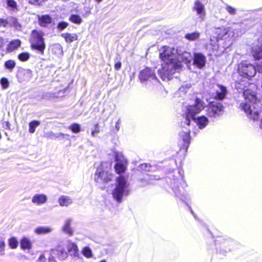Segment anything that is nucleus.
Listing matches in <instances>:
<instances>
[{
    "mask_svg": "<svg viewBox=\"0 0 262 262\" xmlns=\"http://www.w3.org/2000/svg\"><path fill=\"white\" fill-rule=\"evenodd\" d=\"M234 87L239 93H243L245 102L240 105L241 108L245 112L247 116L253 120H257L262 111V105L256 96V86L250 83L249 80L238 75H234Z\"/></svg>",
    "mask_w": 262,
    "mask_h": 262,
    "instance_id": "nucleus-1",
    "label": "nucleus"
},
{
    "mask_svg": "<svg viewBox=\"0 0 262 262\" xmlns=\"http://www.w3.org/2000/svg\"><path fill=\"white\" fill-rule=\"evenodd\" d=\"M160 52L162 63L161 69L158 70L159 75L163 80H169L174 73L181 69L182 65L178 56L180 52L179 49L167 46L162 47Z\"/></svg>",
    "mask_w": 262,
    "mask_h": 262,
    "instance_id": "nucleus-2",
    "label": "nucleus"
},
{
    "mask_svg": "<svg viewBox=\"0 0 262 262\" xmlns=\"http://www.w3.org/2000/svg\"><path fill=\"white\" fill-rule=\"evenodd\" d=\"M130 192L129 184L125 178L119 177L113 190V198L118 202H121L123 197L129 194Z\"/></svg>",
    "mask_w": 262,
    "mask_h": 262,
    "instance_id": "nucleus-3",
    "label": "nucleus"
},
{
    "mask_svg": "<svg viewBox=\"0 0 262 262\" xmlns=\"http://www.w3.org/2000/svg\"><path fill=\"white\" fill-rule=\"evenodd\" d=\"M139 79L143 85L148 88L152 85H157L159 82L155 70L147 67L140 71Z\"/></svg>",
    "mask_w": 262,
    "mask_h": 262,
    "instance_id": "nucleus-4",
    "label": "nucleus"
},
{
    "mask_svg": "<svg viewBox=\"0 0 262 262\" xmlns=\"http://www.w3.org/2000/svg\"><path fill=\"white\" fill-rule=\"evenodd\" d=\"M205 107V104L199 98H196L193 105L186 107V118L185 123L187 125L190 124V119L194 118V116L200 113Z\"/></svg>",
    "mask_w": 262,
    "mask_h": 262,
    "instance_id": "nucleus-5",
    "label": "nucleus"
},
{
    "mask_svg": "<svg viewBox=\"0 0 262 262\" xmlns=\"http://www.w3.org/2000/svg\"><path fill=\"white\" fill-rule=\"evenodd\" d=\"M31 40L32 47L34 49L37 50L39 53L43 55L45 49L43 33L40 31L33 30L32 32Z\"/></svg>",
    "mask_w": 262,
    "mask_h": 262,
    "instance_id": "nucleus-6",
    "label": "nucleus"
},
{
    "mask_svg": "<svg viewBox=\"0 0 262 262\" xmlns=\"http://www.w3.org/2000/svg\"><path fill=\"white\" fill-rule=\"evenodd\" d=\"M256 72V69L253 64L243 61L238 64V73L236 75L249 80L255 75Z\"/></svg>",
    "mask_w": 262,
    "mask_h": 262,
    "instance_id": "nucleus-7",
    "label": "nucleus"
},
{
    "mask_svg": "<svg viewBox=\"0 0 262 262\" xmlns=\"http://www.w3.org/2000/svg\"><path fill=\"white\" fill-rule=\"evenodd\" d=\"M207 111L208 116L216 118L223 114L224 108L221 102L213 101L209 104Z\"/></svg>",
    "mask_w": 262,
    "mask_h": 262,
    "instance_id": "nucleus-8",
    "label": "nucleus"
},
{
    "mask_svg": "<svg viewBox=\"0 0 262 262\" xmlns=\"http://www.w3.org/2000/svg\"><path fill=\"white\" fill-rule=\"evenodd\" d=\"M112 174L108 171L104 170L102 166L97 168L94 177L95 181L98 184H102L112 180Z\"/></svg>",
    "mask_w": 262,
    "mask_h": 262,
    "instance_id": "nucleus-9",
    "label": "nucleus"
},
{
    "mask_svg": "<svg viewBox=\"0 0 262 262\" xmlns=\"http://www.w3.org/2000/svg\"><path fill=\"white\" fill-rule=\"evenodd\" d=\"M68 253L62 245H58L53 249L50 252V257L49 258V262H56L54 258L59 260H64L68 257Z\"/></svg>",
    "mask_w": 262,
    "mask_h": 262,
    "instance_id": "nucleus-10",
    "label": "nucleus"
},
{
    "mask_svg": "<svg viewBox=\"0 0 262 262\" xmlns=\"http://www.w3.org/2000/svg\"><path fill=\"white\" fill-rule=\"evenodd\" d=\"M116 164L115 168L118 173L124 172L126 169L127 161L122 153L117 152L115 155Z\"/></svg>",
    "mask_w": 262,
    "mask_h": 262,
    "instance_id": "nucleus-11",
    "label": "nucleus"
},
{
    "mask_svg": "<svg viewBox=\"0 0 262 262\" xmlns=\"http://www.w3.org/2000/svg\"><path fill=\"white\" fill-rule=\"evenodd\" d=\"M66 246L68 252L71 255H72L77 259L82 258L79 254V249L76 243L72 242L71 240H68L67 242Z\"/></svg>",
    "mask_w": 262,
    "mask_h": 262,
    "instance_id": "nucleus-12",
    "label": "nucleus"
},
{
    "mask_svg": "<svg viewBox=\"0 0 262 262\" xmlns=\"http://www.w3.org/2000/svg\"><path fill=\"white\" fill-rule=\"evenodd\" d=\"M72 223L73 219L71 217H68L64 221L61 228L62 232L67 234L69 236H72L74 234V229L72 227Z\"/></svg>",
    "mask_w": 262,
    "mask_h": 262,
    "instance_id": "nucleus-13",
    "label": "nucleus"
},
{
    "mask_svg": "<svg viewBox=\"0 0 262 262\" xmlns=\"http://www.w3.org/2000/svg\"><path fill=\"white\" fill-rule=\"evenodd\" d=\"M232 30L233 31V37H236L239 35L238 30L233 29L231 28H228L224 27L216 28L215 29V33L217 35V37L221 39L228 32L230 33V30Z\"/></svg>",
    "mask_w": 262,
    "mask_h": 262,
    "instance_id": "nucleus-14",
    "label": "nucleus"
},
{
    "mask_svg": "<svg viewBox=\"0 0 262 262\" xmlns=\"http://www.w3.org/2000/svg\"><path fill=\"white\" fill-rule=\"evenodd\" d=\"M193 10L195 11L197 15L202 19H204L205 16V9L204 5L199 1H196L192 8Z\"/></svg>",
    "mask_w": 262,
    "mask_h": 262,
    "instance_id": "nucleus-15",
    "label": "nucleus"
},
{
    "mask_svg": "<svg viewBox=\"0 0 262 262\" xmlns=\"http://www.w3.org/2000/svg\"><path fill=\"white\" fill-rule=\"evenodd\" d=\"M206 58L204 55L200 53H196L193 55V63L198 68H202L205 64Z\"/></svg>",
    "mask_w": 262,
    "mask_h": 262,
    "instance_id": "nucleus-16",
    "label": "nucleus"
},
{
    "mask_svg": "<svg viewBox=\"0 0 262 262\" xmlns=\"http://www.w3.org/2000/svg\"><path fill=\"white\" fill-rule=\"evenodd\" d=\"M180 54H178L179 61L181 64V61L184 62L186 63H190L192 59V56L190 53L187 52H183L181 50H179Z\"/></svg>",
    "mask_w": 262,
    "mask_h": 262,
    "instance_id": "nucleus-17",
    "label": "nucleus"
},
{
    "mask_svg": "<svg viewBox=\"0 0 262 262\" xmlns=\"http://www.w3.org/2000/svg\"><path fill=\"white\" fill-rule=\"evenodd\" d=\"M196 123L200 129L205 128L208 124L209 121L207 117L204 116L191 119Z\"/></svg>",
    "mask_w": 262,
    "mask_h": 262,
    "instance_id": "nucleus-18",
    "label": "nucleus"
},
{
    "mask_svg": "<svg viewBox=\"0 0 262 262\" xmlns=\"http://www.w3.org/2000/svg\"><path fill=\"white\" fill-rule=\"evenodd\" d=\"M48 198L44 194H36L32 198V202L33 204L40 205L46 203L47 201Z\"/></svg>",
    "mask_w": 262,
    "mask_h": 262,
    "instance_id": "nucleus-19",
    "label": "nucleus"
},
{
    "mask_svg": "<svg viewBox=\"0 0 262 262\" xmlns=\"http://www.w3.org/2000/svg\"><path fill=\"white\" fill-rule=\"evenodd\" d=\"M252 54L255 59L262 58V45H253L252 48Z\"/></svg>",
    "mask_w": 262,
    "mask_h": 262,
    "instance_id": "nucleus-20",
    "label": "nucleus"
},
{
    "mask_svg": "<svg viewBox=\"0 0 262 262\" xmlns=\"http://www.w3.org/2000/svg\"><path fill=\"white\" fill-rule=\"evenodd\" d=\"M216 91L214 98L220 100L223 99L225 97L227 92L226 88L221 85H217V89Z\"/></svg>",
    "mask_w": 262,
    "mask_h": 262,
    "instance_id": "nucleus-21",
    "label": "nucleus"
},
{
    "mask_svg": "<svg viewBox=\"0 0 262 262\" xmlns=\"http://www.w3.org/2000/svg\"><path fill=\"white\" fill-rule=\"evenodd\" d=\"M39 24L42 27H47L52 23V18L48 15H38Z\"/></svg>",
    "mask_w": 262,
    "mask_h": 262,
    "instance_id": "nucleus-22",
    "label": "nucleus"
},
{
    "mask_svg": "<svg viewBox=\"0 0 262 262\" xmlns=\"http://www.w3.org/2000/svg\"><path fill=\"white\" fill-rule=\"evenodd\" d=\"M53 228L50 226H39L35 229L34 232L36 234L40 235L51 233Z\"/></svg>",
    "mask_w": 262,
    "mask_h": 262,
    "instance_id": "nucleus-23",
    "label": "nucleus"
},
{
    "mask_svg": "<svg viewBox=\"0 0 262 262\" xmlns=\"http://www.w3.org/2000/svg\"><path fill=\"white\" fill-rule=\"evenodd\" d=\"M58 203L61 206L67 207L72 204V199L68 196L62 195L58 199Z\"/></svg>",
    "mask_w": 262,
    "mask_h": 262,
    "instance_id": "nucleus-24",
    "label": "nucleus"
},
{
    "mask_svg": "<svg viewBox=\"0 0 262 262\" xmlns=\"http://www.w3.org/2000/svg\"><path fill=\"white\" fill-rule=\"evenodd\" d=\"M21 45V41L19 39H15L11 41L8 45L7 50L8 52H12L18 49Z\"/></svg>",
    "mask_w": 262,
    "mask_h": 262,
    "instance_id": "nucleus-25",
    "label": "nucleus"
},
{
    "mask_svg": "<svg viewBox=\"0 0 262 262\" xmlns=\"http://www.w3.org/2000/svg\"><path fill=\"white\" fill-rule=\"evenodd\" d=\"M61 36L68 43H71L78 39V36L76 33H65L61 34Z\"/></svg>",
    "mask_w": 262,
    "mask_h": 262,
    "instance_id": "nucleus-26",
    "label": "nucleus"
},
{
    "mask_svg": "<svg viewBox=\"0 0 262 262\" xmlns=\"http://www.w3.org/2000/svg\"><path fill=\"white\" fill-rule=\"evenodd\" d=\"M189 130H187L186 129H185V130H183L182 132L180 133V137L186 144H188L190 142V137L189 135Z\"/></svg>",
    "mask_w": 262,
    "mask_h": 262,
    "instance_id": "nucleus-27",
    "label": "nucleus"
},
{
    "mask_svg": "<svg viewBox=\"0 0 262 262\" xmlns=\"http://www.w3.org/2000/svg\"><path fill=\"white\" fill-rule=\"evenodd\" d=\"M20 246L23 249H29L31 247V243L29 238L24 237L20 242Z\"/></svg>",
    "mask_w": 262,
    "mask_h": 262,
    "instance_id": "nucleus-28",
    "label": "nucleus"
},
{
    "mask_svg": "<svg viewBox=\"0 0 262 262\" xmlns=\"http://www.w3.org/2000/svg\"><path fill=\"white\" fill-rule=\"evenodd\" d=\"M82 255L87 258H92L93 256V252L91 248L89 247H84L81 250Z\"/></svg>",
    "mask_w": 262,
    "mask_h": 262,
    "instance_id": "nucleus-29",
    "label": "nucleus"
},
{
    "mask_svg": "<svg viewBox=\"0 0 262 262\" xmlns=\"http://www.w3.org/2000/svg\"><path fill=\"white\" fill-rule=\"evenodd\" d=\"M200 36V33L195 32L191 33H187L185 34V37L189 40L193 41L197 39Z\"/></svg>",
    "mask_w": 262,
    "mask_h": 262,
    "instance_id": "nucleus-30",
    "label": "nucleus"
},
{
    "mask_svg": "<svg viewBox=\"0 0 262 262\" xmlns=\"http://www.w3.org/2000/svg\"><path fill=\"white\" fill-rule=\"evenodd\" d=\"M69 20L73 23L79 25L82 23V18L80 16L76 14H72L69 18Z\"/></svg>",
    "mask_w": 262,
    "mask_h": 262,
    "instance_id": "nucleus-31",
    "label": "nucleus"
},
{
    "mask_svg": "<svg viewBox=\"0 0 262 262\" xmlns=\"http://www.w3.org/2000/svg\"><path fill=\"white\" fill-rule=\"evenodd\" d=\"M40 124V122L38 121H33L29 123V131L30 133H34L35 128Z\"/></svg>",
    "mask_w": 262,
    "mask_h": 262,
    "instance_id": "nucleus-32",
    "label": "nucleus"
},
{
    "mask_svg": "<svg viewBox=\"0 0 262 262\" xmlns=\"http://www.w3.org/2000/svg\"><path fill=\"white\" fill-rule=\"evenodd\" d=\"M30 55L28 52H23L18 55V58L21 61H26L30 58Z\"/></svg>",
    "mask_w": 262,
    "mask_h": 262,
    "instance_id": "nucleus-33",
    "label": "nucleus"
},
{
    "mask_svg": "<svg viewBox=\"0 0 262 262\" xmlns=\"http://www.w3.org/2000/svg\"><path fill=\"white\" fill-rule=\"evenodd\" d=\"M191 85L190 84H185L183 85L179 89V92L180 94L184 95L186 93L187 91L190 88Z\"/></svg>",
    "mask_w": 262,
    "mask_h": 262,
    "instance_id": "nucleus-34",
    "label": "nucleus"
},
{
    "mask_svg": "<svg viewBox=\"0 0 262 262\" xmlns=\"http://www.w3.org/2000/svg\"><path fill=\"white\" fill-rule=\"evenodd\" d=\"M69 128L75 133H78L80 132V125L77 123L72 124Z\"/></svg>",
    "mask_w": 262,
    "mask_h": 262,
    "instance_id": "nucleus-35",
    "label": "nucleus"
},
{
    "mask_svg": "<svg viewBox=\"0 0 262 262\" xmlns=\"http://www.w3.org/2000/svg\"><path fill=\"white\" fill-rule=\"evenodd\" d=\"M15 61L12 60L6 61L5 63L6 68L10 70H12L15 67Z\"/></svg>",
    "mask_w": 262,
    "mask_h": 262,
    "instance_id": "nucleus-36",
    "label": "nucleus"
},
{
    "mask_svg": "<svg viewBox=\"0 0 262 262\" xmlns=\"http://www.w3.org/2000/svg\"><path fill=\"white\" fill-rule=\"evenodd\" d=\"M9 245L12 249L16 248L18 245L17 239L14 237L11 238L9 241Z\"/></svg>",
    "mask_w": 262,
    "mask_h": 262,
    "instance_id": "nucleus-37",
    "label": "nucleus"
},
{
    "mask_svg": "<svg viewBox=\"0 0 262 262\" xmlns=\"http://www.w3.org/2000/svg\"><path fill=\"white\" fill-rule=\"evenodd\" d=\"M1 84L4 89L8 88L9 84L8 80L6 78L4 77L1 78Z\"/></svg>",
    "mask_w": 262,
    "mask_h": 262,
    "instance_id": "nucleus-38",
    "label": "nucleus"
},
{
    "mask_svg": "<svg viewBox=\"0 0 262 262\" xmlns=\"http://www.w3.org/2000/svg\"><path fill=\"white\" fill-rule=\"evenodd\" d=\"M225 9L231 15H235L236 13L235 8L228 5H226Z\"/></svg>",
    "mask_w": 262,
    "mask_h": 262,
    "instance_id": "nucleus-39",
    "label": "nucleus"
},
{
    "mask_svg": "<svg viewBox=\"0 0 262 262\" xmlns=\"http://www.w3.org/2000/svg\"><path fill=\"white\" fill-rule=\"evenodd\" d=\"M69 25V24L67 22L62 21L58 23L57 26V28L58 30L61 31L66 28Z\"/></svg>",
    "mask_w": 262,
    "mask_h": 262,
    "instance_id": "nucleus-40",
    "label": "nucleus"
},
{
    "mask_svg": "<svg viewBox=\"0 0 262 262\" xmlns=\"http://www.w3.org/2000/svg\"><path fill=\"white\" fill-rule=\"evenodd\" d=\"M7 5L12 8L15 9L17 7L16 3L14 0L7 1Z\"/></svg>",
    "mask_w": 262,
    "mask_h": 262,
    "instance_id": "nucleus-41",
    "label": "nucleus"
},
{
    "mask_svg": "<svg viewBox=\"0 0 262 262\" xmlns=\"http://www.w3.org/2000/svg\"><path fill=\"white\" fill-rule=\"evenodd\" d=\"M5 242L3 240L0 241V254L4 255V250H5Z\"/></svg>",
    "mask_w": 262,
    "mask_h": 262,
    "instance_id": "nucleus-42",
    "label": "nucleus"
},
{
    "mask_svg": "<svg viewBox=\"0 0 262 262\" xmlns=\"http://www.w3.org/2000/svg\"><path fill=\"white\" fill-rule=\"evenodd\" d=\"M30 4L33 5H41L42 3H43L46 0H28Z\"/></svg>",
    "mask_w": 262,
    "mask_h": 262,
    "instance_id": "nucleus-43",
    "label": "nucleus"
},
{
    "mask_svg": "<svg viewBox=\"0 0 262 262\" xmlns=\"http://www.w3.org/2000/svg\"><path fill=\"white\" fill-rule=\"evenodd\" d=\"M99 132V126L98 124H96L95 125V128L94 130L92 131L91 135L93 137H95L96 134H97Z\"/></svg>",
    "mask_w": 262,
    "mask_h": 262,
    "instance_id": "nucleus-44",
    "label": "nucleus"
},
{
    "mask_svg": "<svg viewBox=\"0 0 262 262\" xmlns=\"http://www.w3.org/2000/svg\"><path fill=\"white\" fill-rule=\"evenodd\" d=\"M36 262H46V258L44 254L42 253L39 255L38 258L36 260Z\"/></svg>",
    "mask_w": 262,
    "mask_h": 262,
    "instance_id": "nucleus-45",
    "label": "nucleus"
},
{
    "mask_svg": "<svg viewBox=\"0 0 262 262\" xmlns=\"http://www.w3.org/2000/svg\"><path fill=\"white\" fill-rule=\"evenodd\" d=\"M54 49L58 51L59 52H62V48L61 46L59 44L55 45L54 46Z\"/></svg>",
    "mask_w": 262,
    "mask_h": 262,
    "instance_id": "nucleus-46",
    "label": "nucleus"
},
{
    "mask_svg": "<svg viewBox=\"0 0 262 262\" xmlns=\"http://www.w3.org/2000/svg\"><path fill=\"white\" fill-rule=\"evenodd\" d=\"M121 65H122V64H121V62H117V63H115L114 68L116 70H119L121 69Z\"/></svg>",
    "mask_w": 262,
    "mask_h": 262,
    "instance_id": "nucleus-47",
    "label": "nucleus"
},
{
    "mask_svg": "<svg viewBox=\"0 0 262 262\" xmlns=\"http://www.w3.org/2000/svg\"><path fill=\"white\" fill-rule=\"evenodd\" d=\"M7 24V22L4 19H0V26L6 27Z\"/></svg>",
    "mask_w": 262,
    "mask_h": 262,
    "instance_id": "nucleus-48",
    "label": "nucleus"
},
{
    "mask_svg": "<svg viewBox=\"0 0 262 262\" xmlns=\"http://www.w3.org/2000/svg\"><path fill=\"white\" fill-rule=\"evenodd\" d=\"M47 137L51 139H54L56 137L55 134L52 132H49L47 134Z\"/></svg>",
    "mask_w": 262,
    "mask_h": 262,
    "instance_id": "nucleus-49",
    "label": "nucleus"
},
{
    "mask_svg": "<svg viewBox=\"0 0 262 262\" xmlns=\"http://www.w3.org/2000/svg\"><path fill=\"white\" fill-rule=\"evenodd\" d=\"M256 71L260 73H262V62L261 64L257 65Z\"/></svg>",
    "mask_w": 262,
    "mask_h": 262,
    "instance_id": "nucleus-50",
    "label": "nucleus"
},
{
    "mask_svg": "<svg viewBox=\"0 0 262 262\" xmlns=\"http://www.w3.org/2000/svg\"><path fill=\"white\" fill-rule=\"evenodd\" d=\"M256 71L260 73H262V62L261 64L257 65Z\"/></svg>",
    "mask_w": 262,
    "mask_h": 262,
    "instance_id": "nucleus-51",
    "label": "nucleus"
},
{
    "mask_svg": "<svg viewBox=\"0 0 262 262\" xmlns=\"http://www.w3.org/2000/svg\"><path fill=\"white\" fill-rule=\"evenodd\" d=\"M120 120H118L115 125V128L117 131H118L120 129Z\"/></svg>",
    "mask_w": 262,
    "mask_h": 262,
    "instance_id": "nucleus-52",
    "label": "nucleus"
},
{
    "mask_svg": "<svg viewBox=\"0 0 262 262\" xmlns=\"http://www.w3.org/2000/svg\"><path fill=\"white\" fill-rule=\"evenodd\" d=\"M4 40L2 38L0 37V48H2L4 44Z\"/></svg>",
    "mask_w": 262,
    "mask_h": 262,
    "instance_id": "nucleus-53",
    "label": "nucleus"
},
{
    "mask_svg": "<svg viewBox=\"0 0 262 262\" xmlns=\"http://www.w3.org/2000/svg\"><path fill=\"white\" fill-rule=\"evenodd\" d=\"M26 74L29 75L31 77L32 76V71L30 70H27L26 71Z\"/></svg>",
    "mask_w": 262,
    "mask_h": 262,
    "instance_id": "nucleus-54",
    "label": "nucleus"
},
{
    "mask_svg": "<svg viewBox=\"0 0 262 262\" xmlns=\"http://www.w3.org/2000/svg\"><path fill=\"white\" fill-rule=\"evenodd\" d=\"M147 167V165L146 164H142L141 165V168L142 169H143V168H146Z\"/></svg>",
    "mask_w": 262,
    "mask_h": 262,
    "instance_id": "nucleus-55",
    "label": "nucleus"
},
{
    "mask_svg": "<svg viewBox=\"0 0 262 262\" xmlns=\"http://www.w3.org/2000/svg\"><path fill=\"white\" fill-rule=\"evenodd\" d=\"M5 123L6 126L7 127L9 128V123L8 122H5Z\"/></svg>",
    "mask_w": 262,
    "mask_h": 262,
    "instance_id": "nucleus-56",
    "label": "nucleus"
},
{
    "mask_svg": "<svg viewBox=\"0 0 262 262\" xmlns=\"http://www.w3.org/2000/svg\"><path fill=\"white\" fill-rule=\"evenodd\" d=\"M260 127L262 128V118L260 122Z\"/></svg>",
    "mask_w": 262,
    "mask_h": 262,
    "instance_id": "nucleus-57",
    "label": "nucleus"
},
{
    "mask_svg": "<svg viewBox=\"0 0 262 262\" xmlns=\"http://www.w3.org/2000/svg\"><path fill=\"white\" fill-rule=\"evenodd\" d=\"M102 0H96V1H97V2L99 3L100 2H101Z\"/></svg>",
    "mask_w": 262,
    "mask_h": 262,
    "instance_id": "nucleus-58",
    "label": "nucleus"
},
{
    "mask_svg": "<svg viewBox=\"0 0 262 262\" xmlns=\"http://www.w3.org/2000/svg\"><path fill=\"white\" fill-rule=\"evenodd\" d=\"M99 262H106V261L105 260H101V261H100Z\"/></svg>",
    "mask_w": 262,
    "mask_h": 262,
    "instance_id": "nucleus-59",
    "label": "nucleus"
}]
</instances>
